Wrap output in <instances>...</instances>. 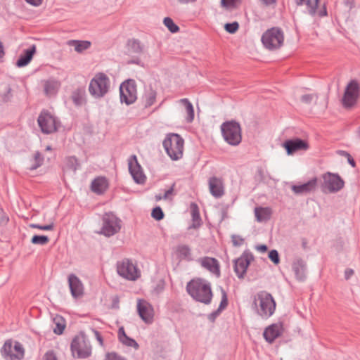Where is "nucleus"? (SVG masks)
<instances>
[{
    "label": "nucleus",
    "mask_w": 360,
    "mask_h": 360,
    "mask_svg": "<svg viewBox=\"0 0 360 360\" xmlns=\"http://www.w3.org/2000/svg\"><path fill=\"white\" fill-rule=\"evenodd\" d=\"M188 293L196 301L210 304L212 292L209 282L201 278L193 279L188 283L186 285Z\"/></svg>",
    "instance_id": "nucleus-1"
},
{
    "label": "nucleus",
    "mask_w": 360,
    "mask_h": 360,
    "mask_svg": "<svg viewBox=\"0 0 360 360\" xmlns=\"http://www.w3.org/2000/svg\"><path fill=\"white\" fill-rule=\"evenodd\" d=\"M253 305L257 314L265 319L271 316L276 309L274 297L266 291H261L255 296Z\"/></svg>",
    "instance_id": "nucleus-2"
},
{
    "label": "nucleus",
    "mask_w": 360,
    "mask_h": 360,
    "mask_svg": "<svg viewBox=\"0 0 360 360\" xmlns=\"http://www.w3.org/2000/svg\"><path fill=\"white\" fill-rule=\"evenodd\" d=\"M110 89V80L103 72L96 73L89 82V94L95 98L104 97L109 92Z\"/></svg>",
    "instance_id": "nucleus-3"
},
{
    "label": "nucleus",
    "mask_w": 360,
    "mask_h": 360,
    "mask_svg": "<svg viewBox=\"0 0 360 360\" xmlns=\"http://www.w3.org/2000/svg\"><path fill=\"white\" fill-rule=\"evenodd\" d=\"M184 139L176 134H171L167 136L163 141V147L173 160H178L183 156Z\"/></svg>",
    "instance_id": "nucleus-4"
},
{
    "label": "nucleus",
    "mask_w": 360,
    "mask_h": 360,
    "mask_svg": "<svg viewBox=\"0 0 360 360\" xmlns=\"http://www.w3.org/2000/svg\"><path fill=\"white\" fill-rule=\"evenodd\" d=\"M37 122L41 131L45 134L55 133L60 127V122L58 117L46 110L40 112Z\"/></svg>",
    "instance_id": "nucleus-5"
},
{
    "label": "nucleus",
    "mask_w": 360,
    "mask_h": 360,
    "mask_svg": "<svg viewBox=\"0 0 360 360\" xmlns=\"http://www.w3.org/2000/svg\"><path fill=\"white\" fill-rule=\"evenodd\" d=\"M284 41V34L279 27H272L267 30L262 36L264 46L269 50H276L282 46Z\"/></svg>",
    "instance_id": "nucleus-6"
},
{
    "label": "nucleus",
    "mask_w": 360,
    "mask_h": 360,
    "mask_svg": "<svg viewBox=\"0 0 360 360\" xmlns=\"http://www.w3.org/2000/svg\"><path fill=\"white\" fill-rule=\"evenodd\" d=\"M70 347L73 356L78 359L87 358L91 354V346L83 333L73 338Z\"/></svg>",
    "instance_id": "nucleus-7"
},
{
    "label": "nucleus",
    "mask_w": 360,
    "mask_h": 360,
    "mask_svg": "<svg viewBox=\"0 0 360 360\" xmlns=\"http://www.w3.org/2000/svg\"><path fill=\"white\" fill-rule=\"evenodd\" d=\"M0 352L5 360H22L25 356L22 345L11 339L5 341Z\"/></svg>",
    "instance_id": "nucleus-8"
},
{
    "label": "nucleus",
    "mask_w": 360,
    "mask_h": 360,
    "mask_svg": "<svg viewBox=\"0 0 360 360\" xmlns=\"http://www.w3.org/2000/svg\"><path fill=\"white\" fill-rule=\"evenodd\" d=\"M121 227V220L112 212H107L103 215L102 226L98 233L110 237L119 233Z\"/></svg>",
    "instance_id": "nucleus-9"
},
{
    "label": "nucleus",
    "mask_w": 360,
    "mask_h": 360,
    "mask_svg": "<svg viewBox=\"0 0 360 360\" xmlns=\"http://www.w3.org/2000/svg\"><path fill=\"white\" fill-rule=\"evenodd\" d=\"M221 132L224 140L230 145L237 146L241 141V129L240 124L236 122L223 123Z\"/></svg>",
    "instance_id": "nucleus-10"
},
{
    "label": "nucleus",
    "mask_w": 360,
    "mask_h": 360,
    "mask_svg": "<svg viewBox=\"0 0 360 360\" xmlns=\"http://www.w3.org/2000/svg\"><path fill=\"white\" fill-rule=\"evenodd\" d=\"M321 177V188L325 193H337L344 187L345 182L338 174L326 172Z\"/></svg>",
    "instance_id": "nucleus-11"
},
{
    "label": "nucleus",
    "mask_w": 360,
    "mask_h": 360,
    "mask_svg": "<svg viewBox=\"0 0 360 360\" xmlns=\"http://www.w3.org/2000/svg\"><path fill=\"white\" fill-rule=\"evenodd\" d=\"M120 101L127 105L134 103L137 98L136 82L133 79H128L121 84L120 86Z\"/></svg>",
    "instance_id": "nucleus-12"
},
{
    "label": "nucleus",
    "mask_w": 360,
    "mask_h": 360,
    "mask_svg": "<svg viewBox=\"0 0 360 360\" xmlns=\"http://www.w3.org/2000/svg\"><path fill=\"white\" fill-rule=\"evenodd\" d=\"M117 271L120 276L129 281L136 280L140 275L136 266L127 259L117 262Z\"/></svg>",
    "instance_id": "nucleus-13"
},
{
    "label": "nucleus",
    "mask_w": 360,
    "mask_h": 360,
    "mask_svg": "<svg viewBox=\"0 0 360 360\" xmlns=\"http://www.w3.org/2000/svg\"><path fill=\"white\" fill-rule=\"evenodd\" d=\"M360 94V84L356 80H352L347 85L342 98V104L346 108L353 106Z\"/></svg>",
    "instance_id": "nucleus-14"
},
{
    "label": "nucleus",
    "mask_w": 360,
    "mask_h": 360,
    "mask_svg": "<svg viewBox=\"0 0 360 360\" xmlns=\"http://www.w3.org/2000/svg\"><path fill=\"white\" fill-rule=\"evenodd\" d=\"M137 311L141 319L146 324H151L154 320V309L146 300L139 299L136 304Z\"/></svg>",
    "instance_id": "nucleus-15"
},
{
    "label": "nucleus",
    "mask_w": 360,
    "mask_h": 360,
    "mask_svg": "<svg viewBox=\"0 0 360 360\" xmlns=\"http://www.w3.org/2000/svg\"><path fill=\"white\" fill-rule=\"evenodd\" d=\"M253 255L249 252H244L241 256L234 262V271L239 278H243L248 267L253 260Z\"/></svg>",
    "instance_id": "nucleus-16"
},
{
    "label": "nucleus",
    "mask_w": 360,
    "mask_h": 360,
    "mask_svg": "<svg viewBox=\"0 0 360 360\" xmlns=\"http://www.w3.org/2000/svg\"><path fill=\"white\" fill-rule=\"evenodd\" d=\"M129 171L134 181L139 184H142L146 181V176L143 169L138 162L137 158L135 155L129 157L128 160Z\"/></svg>",
    "instance_id": "nucleus-17"
},
{
    "label": "nucleus",
    "mask_w": 360,
    "mask_h": 360,
    "mask_svg": "<svg viewBox=\"0 0 360 360\" xmlns=\"http://www.w3.org/2000/svg\"><path fill=\"white\" fill-rule=\"evenodd\" d=\"M283 146L286 150L288 155H292L298 151H306L309 149L307 141L298 138L285 141L283 143Z\"/></svg>",
    "instance_id": "nucleus-18"
},
{
    "label": "nucleus",
    "mask_w": 360,
    "mask_h": 360,
    "mask_svg": "<svg viewBox=\"0 0 360 360\" xmlns=\"http://www.w3.org/2000/svg\"><path fill=\"white\" fill-rule=\"evenodd\" d=\"M319 0H295L297 6H302L305 4L308 13L311 16L318 15L319 17H324L327 15V11L325 6L321 9L317 10Z\"/></svg>",
    "instance_id": "nucleus-19"
},
{
    "label": "nucleus",
    "mask_w": 360,
    "mask_h": 360,
    "mask_svg": "<svg viewBox=\"0 0 360 360\" xmlns=\"http://www.w3.org/2000/svg\"><path fill=\"white\" fill-rule=\"evenodd\" d=\"M198 263L217 277L220 276V265L215 258L210 257H200L198 259Z\"/></svg>",
    "instance_id": "nucleus-20"
},
{
    "label": "nucleus",
    "mask_w": 360,
    "mask_h": 360,
    "mask_svg": "<svg viewBox=\"0 0 360 360\" xmlns=\"http://www.w3.org/2000/svg\"><path fill=\"white\" fill-rule=\"evenodd\" d=\"M68 283L72 296L77 299L84 294V285L80 279L75 274L68 276Z\"/></svg>",
    "instance_id": "nucleus-21"
},
{
    "label": "nucleus",
    "mask_w": 360,
    "mask_h": 360,
    "mask_svg": "<svg viewBox=\"0 0 360 360\" xmlns=\"http://www.w3.org/2000/svg\"><path fill=\"white\" fill-rule=\"evenodd\" d=\"M209 190L212 196L221 198L224 194V182L221 178L212 176L208 181Z\"/></svg>",
    "instance_id": "nucleus-22"
},
{
    "label": "nucleus",
    "mask_w": 360,
    "mask_h": 360,
    "mask_svg": "<svg viewBox=\"0 0 360 360\" xmlns=\"http://www.w3.org/2000/svg\"><path fill=\"white\" fill-rule=\"evenodd\" d=\"M317 186V179L313 178L307 182L300 184L292 185L291 189L292 192L296 195H306L314 192Z\"/></svg>",
    "instance_id": "nucleus-23"
},
{
    "label": "nucleus",
    "mask_w": 360,
    "mask_h": 360,
    "mask_svg": "<svg viewBox=\"0 0 360 360\" xmlns=\"http://www.w3.org/2000/svg\"><path fill=\"white\" fill-rule=\"evenodd\" d=\"M292 270L298 281H304L307 278L306 262L300 259H295L292 263Z\"/></svg>",
    "instance_id": "nucleus-24"
},
{
    "label": "nucleus",
    "mask_w": 360,
    "mask_h": 360,
    "mask_svg": "<svg viewBox=\"0 0 360 360\" xmlns=\"http://www.w3.org/2000/svg\"><path fill=\"white\" fill-rule=\"evenodd\" d=\"M60 87V82L54 79H49L44 82V94L49 97L56 96Z\"/></svg>",
    "instance_id": "nucleus-25"
},
{
    "label": "nucleus",
    "mask_w": 360,
    "mask_h": 360,
    "mask_svg": "<svg viewBox=\"0 0 360 360\" xmlns=\"http://www.w3.org/2000/svg\"><path fill=\"white\" fill-rule=\"evenodd\" d=\"M36 53V46L32 45L29 49L23 51L19 59L16 62V65L18 68H22L27 65L32 60L34 54Z\"/></svg>",
    "instance_id": "nucleus-26"
},
{
    "label": "nucleus",
    "mask_w": 360,
    "mask_h": 360,
    "mask_svg": "<svg viewBox=\"0 0 360 360\" xmlns=\"http://www.w3.org/2000/svg\"><path fill=\"white\" fill-rule=\"evenodd\" d=\"M281 333V327L278 324H272L264 331V338L269 342H273Z\"/></svg>",
    "instance_id": "nucleus-27"
},
{
    "label": "nucleus",
    "mask_w": 360,
    "mask_h": 360,
    "mask_svg": "<svg viewBox=\"0 0 360 360\" xmlns=\"http://www.w3.org/2000/svg\"><path fill=\"white\" fill-rule=\"evenodd\" d=\"M255 216L258 222H265L270 219L272 210L268 207H257L255 208Z\"/></svg>",
    "instance_id": "nucleus-28"
},
{
    "label": "nucleus",
    "mask_w": 360,
    "mask_h": 360,
    "mask_svg": "<svg viewBox=\"0 0 360 360\" xmlns=\"http://www.w3.org/2000/svg\"><path fill=\"white\" fill-rule=\"evenodd\" d=\"M108 183L105 177L96 178L91 183V190L97 194L103 193L108 188Z\"/></svg>",
    "instance_id": "nucleus-29"
},
{
    "label": "nucleus",
    "mask_w": 360,
    "mask_h": 360,
    "mask_svg": "<svg viewBox=\"0 0 360 360\" xmlns=\"http://www.w3.org/2000/svg\"><path fill=\"white\" fill-rule=\"evenodd\" d=\"M118 338L120 341L124 345L127 347H131L134 348L135 349H138L139 345L136 342L135 340L128 337L124 331V329L123 327H121L119 328L118 330Z\"/></svg>",
    "instance_id": "nucleus-30"
},
{
    "label": "nucleus",
    "mask_w": 360,
    "mask_h": 360,
    "mask_svg": "<svg viewBox=\"0 0 360 360\" xmlns=\"http://www.w3.org/2000/svg\"><path fill=\"white\" fill-rule=\"evenodd\" d=\"M85 96L84 88H77L72 91L71 99L75 105L81 106L85 103Z\"/></svg>",
    "instance_id": "nucleus-31"
},
{
    "label": "nucleus",
    "mask_w": 360,
    "mask_h": 360,
    "mask_svg": "<svg viewBox=\"0 0 360 360\" xmlns=\"http://www.w3.org/2000/svg\"><path fill=\"white\" fill-rule=\"evenodd\" d=\"M176 253L177 256L184 260L191 261L192 254L190 247L187 245L181 244L176 246Z\"/></svg>",
    "instance_id": "nucleus-32"
},
{
    "label": "nucleus",
    "mask_w": 360,
    "mask_h": 360,
    "mask_svg": "<svg viewBox=\"0 0 360 360\" xmlns=\"http://www.w3.org/2000/svg\"><path fill=\"white\" fill-rule=\"evenodd\" d=\"M157 92L150 86L147 87L143 96V100L146 107L153 105L156 101Z\"/></svg>",
    "instance_id": "nucleus-33"
},
{
    "label": "nucleus",
    "mask_w": 360,
    "mask_h": 360,
    "mask_svg": "<svg viewBox=\"0 0 360 360\" xmlns=\"http://www.w3.org/2000/svg\"><path fill=\"white\" fill-rule=\"evenodd\" d=\"M179 102L184 105L187 114L186 117V122L188 123L192 122L194 119V109L192 103L187 98L180 99Z\"/></svg>",
    "instance_id": "nucleus-34"
},
{
    "label": "nucleus",
    "mask_w": 360,
    "mask_h": 360,
    "mask_svg": "<svg viewBox=\"0 0 360 360\" xmlns=\"http://www.w3.org/2000/svg\"><path fill=\"white\" fill-rule=\"evenodd\" d=\"M191 213L192 217V224L190 226V229H197L200 227L201 225V219L197 205H191Z\"/></svg>",
    "instance_id": "nucleus-35"
},
{
    "label": "nucleus",
    "mask_w": 360,
    "mask_h": 360,
    "mask_svg": "<svg viewBox=\"0 0 360 360\" xmlns=\"http://www.w3.org/2000/svg\"><path fill=\"white\" fill-rule=\"evenodd\" d=\"M68 44L74 47L75 51L77 53H82L91 46V42L89 41L70 40Z\"/></svg>",
    "instance_id": "nucleus-36"
},
{
    "label": "nucleus",
    "mask_w": 360,
    "mask_h": 360,
    "mask_svg": "<svg viewBox=\"0 0 360 360\" xmlns=\"http://www.w3.org/2000/svg\"><path fill=\"white\" fill-rule=\"evenodd\" d=\"M240 4V0H221V6L228 10L236 8Z\"/></svg>",
    "instance_id": "nucleus-37"
},
{
    "label": "nucleus",
    "mask_w": 360,
    "mask_h": 360,
    "mask_svg": "<svg viewBox=\"0 0 360 360\" xmlns=\"http://www.w3.org/2000/svg\"><path fill=\"white\" fill-rule=\"evenodd\" d=\"M130 49L135 53H141L143 52V45L136 39H133L129 42Z\"/></svg>",
    "instance_id": "nucleus-38"
},
{
    "label": "nucleus",
    "mask_w": 360,
    "mask_h": 360,
    "mask_svg": "<svg viewBox=\"0 0 360 360\" xmlns=\"http://www.w3.org/2000/svg\"><path fill=\"white\" fill-rule=\"evenodd\" d=\"M30 227L33 229H38L42 231H52L54 229V220L53 219H49V223L46 225L31 224H30Z\"/></svg>",
    "instance_id": "nucleus-39"
},
{
    "label": "nucleus",
    "mask_w": 360,
    "mask_h": 360,
    "mask_svg": "<svg viewBox=\"0 0 360 360\" xmlns=\"http://www.w3.org/2000/svg\"><path fill=\"white\" fill-rule=\"evenodd\" d=\"M164 25L172 33H176L179 31V27L174 22L173 20L169 17L165 18Z\"/></svg>",
    "instance_id": "nucleus-40"
},
{
    "label": "nucleus",
    "mask_w": 360,
    "mask_h": 360,
    "mask_svg": "<svg viewBox=\"0 0 360 360\" xmlns=\"http://www.w3.org/2000/svg\"><path fill=\"white\" fill-rule=\"evenodd\" d=\"M34 163L31 165L30 169L34 170L40 167L44 161V158L39 152H36L33 159Z\"/></svg>",
    "instance_id": "nucleus-41"
},
{
    "label": "nucleus",
    "mask_w": 360,
    "mask_h": 360,
    "mask_svg": "<svg viewBox=\"0 0 360 360\" xmlns=\"http://www.w3.org/2000/svg\"><path fill=\"white\" fill-rule=\"evenodd\" d=\"M49 239L46 236L35 235L32 237L31 242L33 244L44 245L49 242Z\"/></svg>",
    "instance_id": "nucleus-42"
},
{
    "label": "nucleus",
    "mask_w": 360,
    "mask_h": 360,
    "mask_svg": "<svg viewBox=\"0 0 360 360\" xmlns=\"http://www.w3.org/2000/svg\"><path fill=\"white\" fill-rule=\"evenodd\" d=\"M239 28V24L237 22H233L231 23H226L224 25L225 30L230 33V34H234L238 31Z\"/></svg>",
    "instance_id": "nucleus-43"
},
{
    "label": "nucleus",
    "mask_w": 360,
    "mask_h": 360,
    "mask_svg": "<svg viewBox=\"0 0 360 360\" xmlns=\"http://www.w3.org/2000/svg\"><path fill=\"white\" fill-rule=\"evenodd\" d=\"M152 217L156 220H161L164 217V213L160 207H155L151 213Z\"/></svg>",
    "instance_id": "nucleus-44"
},
{
    "label": "nucleus",
    "mask_w": 360,
    "mask_h": 360,
    "mask_svg": "<svg viewBox=\"0 0 360 360\" xmlns=\"http://www.w3.org/2000/svg\"><path fill=\"white\" fill-rule=\"evenodd\" d=\"M269 258L274 264H278L280 262L278 252L276 250H271L269 251Z\"/></svg>",
    "instance_id": "nucleus-45"
},
{
    "label": "nucleus",
    "mask_w": 360,
    "mask_h": 360,
    "mask_svg": "<svg viewBox=\"0 0 360 360\" xmlns=\"http://www.w3.org/2000/svg\"><path fill=\"white\" fill-rule=\"evenodd\" d=\"M243 241H244L243 239L240 236H236V235L232 236V243L234 246L242 245L243 243Z\"/></svg>",
    "instance_id": "nucleus-46"
},
{
    "label": "nucleus",
    "mask_w": 360,
    "mask_h": 360,
    "mask_svg": "<svg viewBox=\"0 0 360 360\" xmlns=\"http://www.w3.org/2000/svg\"><path fill=\"white\" fill-rule=\"evenodd\" d=\"M314 95L313 94H305L301 97V101L307 104L311 103L314 99Z\"/></svg>",
    "instance_id": "nucleus-47"
},
{
    "label": "nucleus",
    "mask_w": 360,
    "mask_h": 360,
    "mask_svg": "<svg viewBox=\"0 0 360 360\" xmlns=\"http://www.w3.org/2000/svg\"><path fill=\"white\" fill-rule=\"evenodd\" d=\"M65 329V325L59 321L56 323V328L53 329L56 334L60 335Z\"/></svg>",
    "instance_id": "nucleus-48"
},
{
    "label": "nucleus",
    "mask_w": 360,
    "mask_h": 360,
    "mask_svg": "<svg viewBox=\"0 0 360 360\" xmlns=\"http://www.w3.org/2000/svg\"><path fill=\"white\" fill-rule=\"evenodd\" d=\"M44 360H58V359L53 351H48L44 354Z\"/></svg>",
    "instance_id": "nucleus-49"
},
{
    "label": "nucleus",
    "mask_w": 360,
    "mask_h": 360,
    "mask_svg": "<svg viewBox=\"0 0 360 360\" xmlns=\"http://www.w3.org/2000/svg\"><path fill=\"white\" fill-rule=\"evenodd\" d=\"M105 360H125L115 353L108 354Z\"/></svg>",
    "instance_id": "nucleus-50"
},
{
    "label": "nucleus",
    "mask_w": 360,
    "mask_h": 360,
    "mask_svg": "<svg viewBox=\"0 0 360 360\" xmlns=\"http://www.w3.org/2000/svg\"><path fill=\"white\" fill-rule=\"evenodd\" d=\"M222 300L221 301L219 309L224 308L227 305V298H226V292L222 290Z\"/></svg>",
    "instance_id": "nucleus-51"
},
{
    "label": "nucleus",
    "mask_w": 360,
    "mask_h": 360,
    "mask_svg": "<svg viewBox=\"0 0 360 360\" xmlns=\"http://www.w3.org/2000/svg\"><path fill=\"white\" fill-rule=\"evenodd\" d=\"M8 218L2 209H0V224L6 223Z\"/></svg>",
    "instance_id": "nucleus-52"
},
{
    "label": "nucleus",
    "mask_w": 360,
    "mask_h": 360,
    "mask_svg": "<svg viewBox=\"0 0 360 360\" xmlns=\"http://www.w3.org/2000/svg\"><path fill=\"white\" fill-rule=\"evenodd\" d=\"M27 3H28L30 5H32L34 6H39L42 0H25Z\"/></svg>",
    "instance_id": "nucleus-53"
},
{
    "label": "nucleus",
    "mask_w": 360,
    "mask_h": 360,
    "mask_svg": "<svg viewBox=\"0 0 360 360\" xmlns=\"http://www.w3.org/2000/svg\"><path fill=\"white\" fill-rule=\"evenodd\" d=\"M354 274V271L352 269H347L345 271V279L348 280Z\"/></svg>",
    "instance_id": "nucleus-54"
},
{
    "label": "nucleus",
    "mask_w": 360,
    "mask_h": 360,
    "mask_svg": "<svg viewBox=\"0 0 360 360\" xmlns=\"http://www.w3.org/2000/svg\"><path fill=\"white\" fill-rule=\"evenodd\" d=\"M93 332H94L97 340L99 342L100 345H103V339H102V337L100 335V333L97 330H93Z\"/></svg>",
    "instance_id": "nucleus-55"
},
{
    "label": "nucleus",
    "mask_w": 360,
    "mask_h": 360,
    "mask_svg": "<svg viewBox=\"0 0 360 360\" xmlns=\"http://www.w3.org/2000/svg\"><path fill=\"white\" fill-rule=\"evenodd\" d=\"M256 249L261 252H265L267 250V246L266 245H259L256 247Z\"/></svg>",
    "instance_id": "nucleus-56"
},
{
    "label": "nucleus",
    "mask_w": 360,
    "mask_h": 360,
    "mask_svg": "<svg viewBox=\"0 0 360 360\" xmlns=\"http://www.w3.org/2000/svg\"><path fill=\"white\" fill-rule=\"evenodd\" d=\"M172 192H173V188H171L169 190L166 191L162 198H164V199L169 198V195H172Z\"/></svg>",
    "instance_id": "nucleus-57"
},
{
    "label": "nucleus",
    "mask_w": 360,
    "mask_h": 360,
    "mask_svg": "<svg viewBox=\"0 0 360 360\" xmlns=\"http://www.w3.org/2000/svg\"><path fill=\"white\" fill-rule=\"evenodd\" d=\"M129 64H136V65H140L141 64V60L139 59H134V60H129L128 62Z\"/></svg>",
    "instance_id": "nucleus-58"
},
{
    "label": "nucleus",
    "mask_w": 360,
    "mask_h": 360,
    "mask_svg": "<svg viewBox=\"0 0 360 360\" xmlns=\"http://www.w3.org/2000/svg\"><path fill=\"white\" fill-rule=\"evenodd\" d=\"M349 158H348V161H349V163L352 166V167H354L355 166V162L353 158H351V156L349 155H348Z\"/></svg>",
    "instance_id": "nucleus-59"
},
{
    "label": "nucleus",
    "mask_w": 360,
    "mask_h": 360,
    "mask_svg": "<svg viewBox=\"0 0 360 360\" xmlns=\"http://www.w3.org/2000/svg\"><path fill=\"white\" fill-rule=\"evenodd\" d=\"M51 150V147L50 146H46V150Z\"/></svg>",
    "instance_id": "nucleus-60"
},
{
    "label": "nucleus",
    "mask_w": 360,
    "mask_h": 360,
    "mask_svg": "<svg viewBox=\"0 0 360 360\" xmlns=\"http://www.w3.org/2000/svg\"><path fill=\"white\" fill-rule=\"evenodd\" d=\"M157 199L158 200H160V199H162V198L161 197H157Z\"/></svg>",
    "instance_id": "nucleus-61"
}]
</instances>
